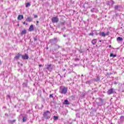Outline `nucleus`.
<instances>
[{
    "instance_id": "nucleus-1",
    "label": "nucleus",
    "mask_w": 124,
    "mask_h": 124,
    "mask_svg": "<svg viewBox=\"0 0 124 124\" xmlns=\"http://www.w3.org/2000/svg\"><path fill=\"white\" fill-rule=\"evenodd\" d=\"M43 116L46 120H49V119L51 118V112L50 111L47 110L46 111L44 112Z\"/></svg>"
},
{
    "instance_id": "nucleus-2",
    "label": "nucleus",
    "mask_w": 124,
    "mask_h": 124,
    "mask_svg": "<svg viewBox=\"0 0 124 124\" xmlns=\"http://www.w3.org/2000/svg\"><path fill=\"white\" fill-rule=\"evenodd\" d=\"M67 87H64L63 88L60 90V93H62V94H66V93H67Z\"/></svg>"
},
{
    "instance_id": "nucleus-3",
    "label": "nucleus",
    "mask_w": 124,
    "mask_h": 124,
    "mask_svg": "<svg viewBox=\"0 0 124 124\" xmlns=\"http://www.w3.org/2000/svg\"><path fill=\"white\" fill-rule=\"evenodd\" d=\"M54 67V65H53L52 64H47L46 65V69H47L48 71H52L53 70V68Z\"/></svg>"
},
{
    "instance_id": "nucleus-4",
    "label": "nucleus",
    "mask_w": 124,
    "mask_h": 124,
    "mask_svg": "<svg viewBox=\"0 0 124 124\" xmlns=\"http://www.w3.org/2000/svg\"><path fill=\"white\" fill-rule=\"evenodd\" d=\"M51 22L53 23H58V22H59V17H58V16L53 17L51 19Z\"/></svg>"
},
{
    "instance_id": "nucleus-5",
    "label": "nucleus",
    "mask_w": 124,
    "mask_h": 124,
    "mask_svg": "<svg viewBox=\"0 0 124 124\" xmlns=\"http://www.w3.org/2000/svg\"><path fill=\"white\" fill-rule=\"evenodd\" d=\"M99 102H96V104L98 106H102V105L103 104V99L100 98L99 99Z\"/></svg>"
},
{
    "instance_id": "nucleus-6",
    "label": "nucleus",
    "mask_w": 124,
    "mask_h": 124,
    "mask_svg": "<svg viewBox=\"0 0 124 124\" xmlns=\"http://www.w3.org/2000/svg\"><path fill=\"white\" fill-rule=\"evenodd\" d=\"M114 93V89L113 88H111L109 90H108L107 92V93L108 95L112 94V93Z\"/></svg>"
},
{
    "instance_id": "nucleus-7",
    "label": "nucleus",
    "mask_w": 124,
    "mask_h": 124,
    "mask_svg": "<svg viewBox=\"0 0 124 124\" xmlns=\"http://www.w3.org/2000/svg\"><path fill=\"white\" fill-rule=\"evenodd\" d=\"M121 6L120 5H115L114 7V9L115 11H121Z\"/></svg>"
},
{
    "instance_id": "nucleus-8",
    "label": "nucleus",
    "mask_w": 124,
    "mask_h": 124,
    "mask_svg": "<svg viewBox=\"0 0 124 124\" xmlns=\"http://www.w3.org/2000/svg\"><path fill=\"white\" fill-rule=\"evenodd\" d=\"M33 18L31 16H28L26 19V22H29L31 23V22H32Z\"/></svg>"
},
{
    "instance_id": "nucleus-9",
    "label": "nucleus",
    "mask_w": 124,
    "mask_h": 124,
    "mask_svg": "<svg viewBox=\"0 0 124 124\" xmlns=\"http://www.w3.org/2000/svg\"><path fill=\"white\" fill-rule=\"evenodd\" d=\"M20 57H22V54L20 53H18L15 57V60H16V61H18L19 59H20Z\"/></svg>"
},
{
    "instance_id": "nucleus-10",
    "label": "nucleus",
    "mask_w": 124,
    "mask_h": 124,
    "mask_svg": "<svg viewBox=\"0 0 124 124\" xmlns=\"http://www.w3.org/2000/svg\"><path fill=\"white\" fill-rule=\"evenodd\" d=\"M22 60H28L29 59V55L28 54H25V55L21 56Z\"/></svg>"
},
{
    "instance_id": "nucleus-11",
    "label": "nucleus",
    "mask_w": 124,
    "mask_h": 124,
    "mask_svg": "<svg viewBox=\"0 0 124 124\" xmlns=\"http://www.w3.org/2000/svg\"><path fill=\"white\" fill-rule=\"evenodd\" d=\"M34 31V27H33V25H31L29 29V31Z\"/></svg>"
},
{
    "instance_id": "nucleus-12",
    "label": "nucleus",
    "mask_w": 124,
    "mask_h": 124,
    "mask_svg": "<svg viewBox=\"0 0 124 124\" xmlns=\"http://www.w3.org/2000/svg\"><path fill=\"white\" fill-rule=\"evenodd\" d=\"M91 12H95V13H98V10H97V9H96L95 8H93L91 10Z\"/></svg>"
},
{
    "instance_id": "nucleus-13",
    "label": "nucleus",
    "mask_w": 124,
    "mask_h": 124,
    "mask_svg": "<svg viewBox=\"0 0 124 124\" xmlns=\"http://www.w3.org/2000/svg\"><path fill=\"white\" fill-rule=\"evenodd\" d=\"M23 19H24V16L21 15H18L17 17V19L21 20H23Z\"/></svg>"
},
{
    "instance_id": "nucleus-14",
    "label": "nucleus",
    "mask_w": 124,
    "mask_h": 124,
    "mask_svg": "<svg viewBox=\"0 0 124 124\" xmlns=\"http://www.w3.org/2000/svg\"><path fill=\"white\" fill-rule=\"evenodd\" d=\"M92 80L94 82H98V81H100V78L97 77L96 78H93Z\"/></svg>"
},
{
    "instance_id": "nucleus-15",
    "label": "nucleus",
    "mask_w": 124,
    "mask_h": 124,
    "mask_svg": "<svg viewBox=\"0 0 124 124\" xmlns=\"http://www.w3.org/2000/svg\"><path fill=\"white\" fill-rule=\"evenodd\" d=\"M15 122H16V120H8V123L10 124H13L14 123H15Z\"/></svg>"
},
{
    "instance_id": "nucleus-16",
    "label": "nucleus",
    "mask_w": 124,
    "mask_h": 124,
    "mask_svg": "<svg viewBox=\"0 0 124 124\" xmlns=\"http://www.w3.org/2000/svg\"><path fill=\"white\" fill-rule=\"evenodd\" d=\"M97 42V40H96V39H94L92 41V43L93 45H95Z\"/></svg>"
},
{
    "instance_id": "nucleus-17",
    "label": "nucleus",
    "mask_w": 124,
    "mask_h": 124,
    "mask_svg": "<svg viewBox=\"0 0 124 124\" xmlns=\"http://www.w3.org/2000/svg\"><path fill=\"white\" fill-rule=\"evenodd\" d=\"M63 104H65V105H69V104H70V103H69L68 100H65L64 101Z\"/></svg>"
},
{
    "instance_id": "nucleus-18",
    "label": "nucleus",
    "mask_w": 124,
    "mask_h": 124,
    "mask_svg": "<svg viewBox=\"0 0 124 124\" xmlns=\"http://www.w3.org/2000/svg\"><path fill=\"white\" fill-rule=\"evenodd\" d=\"M27 33V30H24L20 33L21 35H24V34H26Z\"/></svg>"
},
{
    "instance_id": "nucleus-19",
    "label": "nucleus",
    "mask_w": 124,
    "mask_h": 124,
    "mask_svg": "<svg viewBox=\"0 0 124 124\" xmlns=\"http://www.w3.org/2000/svg\"><path fill=\"white\" fill-rule=\"evenodd\" d=\"M99 35L101 36H103V37H105V36H106V34H105V32H100Z\"/></svg>"
},
{
    "instance_id": "nucleus-20",
    "label": "nucleus",
    "mask_w": 124,
    "mask_h": 124,
    "mask_svg": "<svg viewBox=\"0 0 124 124\" xmlns=\"http://www.w3.org/2000/svg\"><path fill=\"white\" fill-rule=\"evenodd\" d=\"M92 82H93V79H91V80L86 81L85 83L87 84V85H91Z\"/></svg>"
},
{
    "instance_id": "nucleus-21",
    "label": "nucleus",
    "mask_w": 124,
    "mask_h": 124,
    "mask_svg": "<svg viewBox=\"0 0 124 124\" xmlns=\"http://www.w3.org/2000/svg\"><path fill=\"white\" fill-rule=\"evenodd\" d=\"M27 120H28V118L26 116H23V118H22V121L24 123H25V122H27Z\"/></svg>"
},
{
    "instance_id": "nucleus-22",
    "label": "nucleus",
    "mask_w": 124,
    "mask_h": 124,
    "mask_svg": "<svg viewBox=\"0 0 124 124\" xmlns=\"http://www.w3.org/2000/svg\"><path fill=\"white\" fill-rule=\"evenodd\" d=\"M57 40V38H54V39H50V43H51V44H52V43L55 41Z\"/></svg>"
},
{
    "instance_id": "nucleus-23",
    "label": "nucleus",
    "mask_w": 124,
    "mask_h": 124,
    "mask_svg": "<svg viewBox=\"0 0 124 124\" xmlns=\"http://www.w3.org/2000/svg\"><path fill=\"white\" fill-rule=\"evenodd\" d=\"M117 40L118 41H123V39L122 37H118L117 38Z\"/></svg>"
},
{
    "instance_id": "nucleus-24",
    "label": "nucleus",
    "mask_w": 124,
    "mask_h": 124,
    "mask_svg": "<svg viewBox=\"0 0 124 124\" xmlns=\"http://www.w3.org/2000/svg\"><path fill=\"white\" fill-rule=\"evenodd\" d=\"M34 41H37V39H38V36L36 35L35 37H33Z\"/></svg>"
},
{
    "instance_id": "nucleus-25",
    "label": "nucleus",
    "mask_w": 124,
    "mask_h": 124,
    "mask_svg": "<svg viewBox=\"0 0 124 124\" xmlns=\"http://www.w3.org/2000/svg\"><path fill=\"white\" fill-rule=\"evenodd\" d=\"M110 57H113V58H115V57H117V54H114L113 53H110Z\"/></svg>"
},
{
    "instance_id": "nucleus-26",
    "label": "nucleus",
    "mask_w": 124,
    "mask_h": 124,
    "mask_svg": "<svg viewBox=\"0 0 124 124\" xmlns=\"http://www.w3.org/2000/svg\"><path fill=\"white\" fill-rule=\"evenodd\" d=\"M22 86L24 88H26L28 86V84L26 83H23Z\"/></svg>"
},
{
    "instance_id": "nucleus-27",
    "label": "nucleus",
    "mask_w": 124,
    "mask_h": 124,
    "mask_svg": "<svg viewBox=\"0 0 124 124\" xmlns=\"http://www.w3.org/2000/svg\"><path fill=\"white\" fill-rule=\"evenodd\" d=\"M29 6H31V3L28 2L26 4V7H29Z\"/></svg>"
},
{
    "instance_id": "nucleus-28",
    "label": "nucleus",
    "mask_w": 124,
    "mask_h": 124,
    "mask_svg": "<svg viewBox=\"0 0 124 124\" xmlns=\"http://www.w3.org/2000/svg\"><path fill=\"white\" fill-rule=\"evenodd\" d=\"M58 119H59V117H58V116H53V119L54 121H57Z\"/></svg>"
},
{
    "instance_id": "nucleus-29",
    "label": "nucleus",
    "mask_w": 124,
    "mask_h": 124,
    "mask_svg": "<svg viewBox=\"0 0 124 124\" xmlns=\"http://www.w3.org/2000/svg\"><path fill=\"white\" fill-rule=\"evenodd\" d=\"M93 32L94 33V34H96V35H98V33H97V31H93Z\"/></svg>"
},
{
    "instance_id": "nucleus-30",
    "label": "nucleus",
    "mask_w": 124,
    "mask_h": 124,
    "mask_svg": "<svg viewBox=\"0 0 124 124\" xmlns=\"http://www.w3.org/2000/svg\"><path fill=\"white\" fill-rule=\"evenodd\" d=\"M61 25H62V26L65 25V21H63V22H61Z\"/></svg>"
},
{
    "instance_id": "nucleus-31",
    "label": "nucleus",
    "mask_w": 124,
    "mask_h": 124,
    "mask_svg": "<svg viewBox=\"0 0 124 124\" xmlns=\"http://www.w3.org/2000/svg\"><path fill=\"white\" fill-rule=\"evenodd\" d=\"M7 99H10V100H11V97L9 95H7Z\"/></svg>"
},
{
    "instance_id": "nucleus-32",
    "label": "nucleus",
    "mask_w": 124,
    "mask_h": 124,
    "mask_svg": "<svg viewBox=\"0 0 124 124\" xmlns=\"http://www.w3.org/2000/svg\"><path fill=\"white\" fill-rule=\"evenodd\" d=\"M76 115L78 118H80V114L79 113H77Z\"/></svg>"
},
{
    "instance_id": "nucleus-33",
    "label": "nucleus",
    "mask_w": 124,
    "mask_h": 124,
    "mask_svg": "<svg viewBox=\"0 0 124 124\" xmlns=\"http://www.w3.org/2000/svg\"><path fill=\"white\" fill-rule=\"evenodd\" d=\"M110 3H111V5H113V4H115V2L113 0H111L110 1Z\"/></svg>"
},
{
    "instance_id": "nucleus-34",
    "label": "nucleus",
    "mask_w": 124,
    "mask_h": 124,
    "mask_svg": "<svg viewBox=\"0 0 124 124\" xmlns=\"http://www.w3.org/2000/svg\"><path fill=\"white\" fill-rule=\"evenodd\" d=\"M93 35H94V33L93 32H92V33H90L89 34V35H90V36H93Z\"/></svg>"
},
{
    "instance_id": "nucleus-35",
    "label": "nucleus",
    "mask_w": 124,
    "mask_h": 124,
    "mask_svg": "<svg viewBox=\"0 0 124 124\" xmlns=\"http://www.w3.org/2000/svg\"><path fill=\"white\" fill-rule=\"evenodd\" d=\"M124 115H122L120 117V120H124Z\"/></svg>"
},
{
    "instance_id": "nucleus-36",
    "label": "nucleus",
    "mask_w": 124,
    "mask_h": 124,
    "mask_svg": "<svg viewBox=\"0 0 124 124\" xmlns=\"http://www.w3.org/2000/svg\"><path fill=\"white\" fill-rule=\"evenodd\" d=\"M49 97H51L52 98H54V96H53V94H51L49 95Z\"/></svg>"
},
{
    "instance_id": "nucleus-37",
    "label": "nucleus",
    "mask_w": 124,
    "mask_h": 124,
    "mask_svg": "<svg viewBox=\"0 0 124 124\" xmlns=\"http://www.w3.org/2000/svg\"><path fill=\"white\" fill-rule=\"evenodd\" d=\"M109 33H110V32H109V31L107 32L106 33H105L106 36V35H109Z\"/></svg>"
},
{
    "instance_id": "nucleus-38",
    "label": "nucleus",
    "mask_w": 124,
    "mask_h": 124,
    "mask_svg": "<svg viewBox=\"0 0 124 124\" xmlns=\"http://www.w3.org/2000/svg\"><path fill=\"white\" fill-rule=\"evenodd\" d=\"M38 16H37V15H34V18H38Z\"/></svg>"
},
{
    "instance_id": "nucleus-39",
    "label": "nucleus",
    "mask_w": 124,
    "mask_h": 124,
    "mask_svg": "<svg viewBox=\"0 0 124 124\" xmlns=\"http://www.w3.org/2000/svg\"><path fill=\"white\" fill-rule=\"evenodd\" d=\"M75 61H76V62H77V61H79V59H78V58H76V59H75Z\"/></svg>"
},
{
    "instance_id": "nucleus-40",
    "label": "nucleus",
    "mask_w": 124,
    "mask_h": 124,
    "mask_svg": "<svg viewBox=\"0 0 124 124\" xmlns=\"http://www.w3.org/2000/svg\"><path fill=\"white\" fill-rule=\"evenodd\" d=\"M23 25H28V23H26V22H23Z\"/></svg>"
},
{
    "instance_id": "nucleus-41",
    "label": "nucleus",
    "mask_w": 124,
    "mask_h": 124,
    "mask_svg": "<svg viewBox=\"0 0 124 124\" xmlns=\"http://www.w3.org/2000/svg\"><path fill=\"white\" fill-rule=\"evenodd\" d=\"M114 85H117L118 82H116V81H114Z\"/></svg>"
},
{
    "instance_id": "nucleus-42",
    "label": "nucleus",
    "mask_w": 124,
    "mask_h": 124,
    "mask_svg": "<svg viewBox=\"0 0 124 124\" xmlns=\"http://www.w3.org/2000/svg\"><path fill=\"white\" fill-rule=\"evenodd\" d=\"M5 116H7V117H8V114L5 113Z\"/></svg>"
},
{
    "instance_id": "nucleus-43",
    "label": "nucleus",
    "mask_w": 124,
    "mask_h": 124,
    "mask_svg": "<svg viewBox=\"0 0 124 124\" xmlns=\"http://www.w3.org/2000/svg\"><path fill=\"white\" fill-rule=\"evenodd\" d=\"M63 36L64 37H66V35L63 34Z\"/></svg>"
},
{
    "instance_id": "nucleus-44",
    "label": "nucleus",
    "mask_w": 124,
    "mask_h": 124,
    "mask_svg": "<svg viewBox=\"0 0 124 124\" xmlns=\"http://www.w3.org/2000/svg\"><path fill=\"white\" fill-rule=\"evenodd\" d=\"M39 67H41V66H42V64H39Z\"/></svg>"
},
{
    "instance_id": "nucleus-45",
    "label": "nucleus",
    "mask_w": 124,
    "mask_h": 124,
    "mask_svg": "<svg viewBox=\"0 0 124 124\" xmlns=\"http://www.w3.org/2000/svg\"><path fill=\"white\" fill-rule=\"evenodd\" d=\"M108 47H109V48H112V46H111V45H109V46H108Z\"/></svg>"
},
{
    "instance_id": "nucleus-46",
    "label": "nucleus",
    "mask_w": 124,
    "mask_h": 124,
    "mask_svg": "<svg viewBox=\"0 0 124 124\" xmlns=\"http://www.w3.org/2000/svg\"><path fill=\"white\" fill-rule=\"evenodd\" d=\"M43 93H46L45 90L43 89Z\"/></svg>"
},
{
    "instance_id": "nucleus-47",
    "label": "nucleus",
    "mask_w": 124,
    "mask_h": 124,
    "mask_svg": "<svg viewBox=\"0 0 124 124\" xmlns=\"http://www.w3.org/2000/svg\"><path fill=\"white\" fill-rule=\"evenodd\" d=\"M48 49H49V48H48V47H46V50H48Z\"/></svg>"
},
{
    "instance_id": "nucleus-48",
    "label": "nucleus",
    "mask_w": 124,
    "mask_h": 124,
    "mask_svg": "<svg viewBox=\"0 0 124 124\" xmlns=\"http://www.w3.org/2000/svg\"><path fill=\"white\" fill-rule=\"evenodd\" d=\"M63 71H65V69H63Z\"/></svg>"
},
{
    "instance_id": "nucleus-49",
    "label": "nucleus",
    "mask_w": 124,
    "mask_h": 124,
    "mask_svg": "<svg viewBox=\"0 0 124 124\" xmlns=\"http://www.w3.org/2000/svg\"><path fill=\"white\" fill-rule=\"evenodd\" d=\"M83 76H84V75H81V77H83Z\"/></svg>"
},
{
    "instance_id": "nucleus-50",
    "label": "nucleus",
    "mask_w": 124,
    "mask_h": 124,
    "mask_svg": "<svg viewBox=\"0 0 124 124\" xmlns=\"http://www.w3.org/2000/svg\"><path fill=\"white\" fill-rule=\"evenodd\" d=\"M39 23V21H37V23Z\"/></svg>"
},
{
    "instance_id": "nucleus-51",
    "label": "nucleus",
    "mask_w": 124,
    "mask_h": 124,
    "mask_svg": "<svg viewBox=\"0 0 124 124\" xmlns=\"http://www.w3.org/2000/svg\"><path fill=\"white\" fill-rule=\"evenodd\" d=\"M99 41H100V42H101V40H100Z\"/></svg>"
},
{
    "instance_id": "nucleus-52",
    "label": "nucleus",
    "mask_w": 124,
    "mask_h": 124,
    "mask_svg": "<svg viewBox=\"0 0 124 124\" xmlns=\"http://www.w3.org/2000/svg\"><path fill=\"white\" fill-rule=\"evenodd\" d=\"M60 77H61V78H62V76H60Z\"/></svg>"
}]
</instances>
